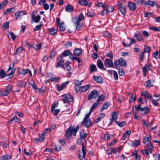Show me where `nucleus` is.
Wrapping results in <instances>:
<instances>
[{"mask_svg":"<svg viewBox=\"0 0 160 160\" xmlns=\"http://www.w3.org/2000/svg\"><path fill=\"white\" fill-rule=\"evenodd\" d=\"M84 18L83 15L81 13L78 17H75L72 19V21L75 20L76 21L74 22L73 24L76 26V29L78 30H79L82 27L83 23L82 22V21L83 20Z\"/></svg>","mask_w":160,"mask_h":160,"instance_id":"nucleus-1","label":"nucleus"},{"mask_svg":"<svg viewBox=\"0 0 160 160\" xmlns=\"http://www.w3.org/2000/svg\"><path fill=\"white\" fill-rule=\"evenodd\" d=\"M125 1L123 0L119 1L118 2V7L119 10L122 15H124L126 13V7L124 5Z\"/></svg>","mask_w":160,"mask_h":160,"instance_id":"nucleus-2","label":"nucleus"},{"mask_svg":"<svg viewBox=\"0 0 160 160\" xmlns=\"http://www.w3.org/2000/svg\"><path fill=\"white\" fill-rule=\"evenodd\" d=\"M73 128L70 126L66 131L65 135L68 139L71 137L72 134L75 136H76L77 132Z\"/></svg>","mask_w":160,"mask_h":160,"instance_id":"nucleus-3","label":"nucleus"},{"mask_svg":"<svg viewBox=\"0 0 160 160\" xmlns=\"http://www.w3.org/2000/svg\"><path fill=\"white\" fill-rule=\"evenodd\" d=\"M114 63L116 68H118L120 66L125 67L127 65L126 62L122 58H120L119 60H115Z\"/></svg>","mask_w":160,"mask_h":160,"instance_id":"nucleus-4","label":"nucleus"},{"mask_svg":"<svg viewBox=\"0 0 160 160\" xmlns=\"http://www.w3.org/2000/svg\"><path fill=\"white\" fill-rule=\"evenodd\" d=\"M135 108L136 111H140L141 114L143 115L147 114L150 110L149 108L148 107H141L140 105H139L138 106H135Z\"/></svg>","mask_w":160,"mask_h":160,"instance_id":"nucleus-5","label":"nucleus"},{"mask_svg":"<svg viewBox=\"0 0 160 160\" xmlns=\"http://www.w3.org/2000/svg\"><path fill=\"white\" fill-rule=\"evenodd\" d=\"M62 98L61 100L65 103H67L69 102H71L73 100V97L70 94H66L63 95L62 96Z\"/></svg>","mask_w":160,"mask_h":160,"instance_id":"nucleus-6","label":"nucleus"},{"mask_svg":"<svg viewBox=\"0 0 160 160\" xmlns=\"http://www.w3.org/2000/svg\"><path fill=\"white\" fill-rule=\"evenodd\" d=\"M12 86L8 85L6 89L3 90L0 92V95L2 96H6L9 94L11 90Z\"/></svg>","mask_w":160,"mask_h":160,"instance_id":"nucleus-7","label":"nucleus"},{"mask_svg":"<svg viewBox=\"0 0 160 160\" xmlns=\"http://www.w3.org/2000/svg\"><path fill=\"white\" fill-rule=\"evenodd\" d=\"M104 63L105 66L106 68H113L114 67L113 62L110 59L106 58L104 61Z\"/></svg>","mask_w":160,"mask_h":160,"instance_id":"nucleus-8","label":"nucleus"},{"mask_svg":"<svg viewBox=\"0 0 160 160\" xmlns=\"http://www.w3.org/2000/svg\"><path fill=\"white\" fill-rule=\"evenodd\" d=\"M82 152L80 151L79 152L78 155L79 158L80 160H82L84 158L86 155V151L83 143L82 144Z\"/></svg>","mask_w":160,"mask_h":160,"instance_id":"nucleus-9","label":"nucleus"},{"mask_svg":"<svg viewBox=\"0 0 160 160\" xmlns=\"http://www.w3.org/2000/svg\"><path fill=\"white\" fill-rule=\"evenodd\" d=\"M98 96V91L96 90H94L91 92L88 97V100H91L92 99H95Z\"/></svg>","mask_w":160,"mask_h":160,"instance_id":"nucleus-10","label":"nucleus"},{"mask_svg":"<svg viewBox=\"0 0 160 160\" xmlns=\"http://www.w3.org/2000/svg\"><path fill=\"white\" fill-rule=\"evenodd\" d=\"M64 65V62L62 57H60L57 58V63L56 67H63Z\"/></svg>","mask_w":160,"mask_h":160,"instance_id":"nucleus-11","label":"nucleus"},{"mask_svg":"<svg viewBox=\"0 0 160 160\" xmlns=\"http://www.w3.org/2000/svg\"><path fill=\"white\" fill-rule=\"evenodd\" d=\"M151 66V64L150 63H148L146 64L145 65L144 67L142 68V70L143 73V75L145 76H146L147 70L150 71L152 70Z\"/></svg>","mask_w":160,"mask_h":160,"instance_id":"nucleus-12","label":"nucleus"},{"mask_svg":"<svg viewBox=\"0 0 160 160\" xmlns=\"http://www.w3.org/2000/svg\"><path fill=\"white\" fill-rule=\"evenodd\" d=\"M78 3L81 5L85 6L90 7L92 5V3H88V1L86 0H79Z\"/></svg>","mask_w":160,"mask_h":160,"instance_id":"nucleus-13","label":"nucleus"},{"mask_svg":"<svg viewBox=\"0 0 160 160\" xmlns=\"http://www.w3.org/2000/svg\"><path fill=\"white\" fill-rule=\"evenodd\" d=\"M128 7L129 10L131 11H134L136 9V5L135 3H134L129 1L128 2Z\"/></svg>","mask_w":160,"mask_h":160,"instance_id":"nucleus-14","label":"nucleus"},{"mask_svg":"<svg viewBox=\"0 0 160 160\" xmlns=\"http://www.w3.org/2000/svg\"><path fill=\"white\" fill-rule=\"evenodd\" d=\"M97 14V12L93 9H91L88 11L87 15L89 17H94Z\"/></svg>","mask_w":160,"mask_h":160,"instance_id":"nucleus-15","label":"nucleus"},{"mask_svg":"<svg viewBox=\"0 0 160 160\" xmlns=\"http://www.w3.org/2000/svg\"><path fill=\"white\" fill-rule=\"evenodd\" d=\"M97 65L98 68H99L103 70L106 71L107 69L106 68L104 67L103 63L100 59H98V60Z\"/></svg>","mask_w":160,"mask_h":160,"instance_id":"nucleus-16","label":"nucleus"},{"mask_svg":"<svg viewBox=\"0 0 160 160\" xmlns=\"http://www.w3.org/2000/svg\"><path fill=\"white\" fill-rule=\"evenodd\" d=\"M48 76L50 77L51 78L50 80L52 82L57 81L58 80H59L60 79V78H56V77L53 76V74L52 73H48Z\"/></svg>","mask_w":160,"mask_h":160,"instance_id":"nucleus-17","label":"nucleus"},{"mask_svg":"<svg viewBox=\"0 0 160 160\" xmlns=\"http://www.w3.org/2000/svg\"><path fill=\"white\" fill-rule=\"evenodd\" d=\"M25 14V12L24 11H20L17 12L15 14V16L17 19H18Z\"/></svg>","mask_w":160,"mask_h":160,"instance_id":"nucleus-18","label":"nucleus"},{"mask_svg":"<svg viewBox=\"0 0 160 160\" xmlns=\"http://www.w3.org/2000/svg\"><path fill=\"white\" fill-rule=\"evenodd\" d=\"M105 116V114L104 113H101L98 115V118L95 120L94 123H98Z\"/></svg>","mask_w":160,"mask_h":160,"instance_id":"nucleus-19","label":"nucleus"},{"mask_svg":"<svg viewBox=\"0 0 160 160\" xmlns=\"http://www.w3.org/2000/svg\"><path fill=\"white\" fill-rule=\"evenodd\" d=\"M89 84L87 85L82 87H80V91L81 92H85L90 87Z\"/></svg>","mask_w":160,"mask_h":160,"instance_id":"nucleus-20","label":"nucleus"},{"mask_svg":"<svg viewBox=\"0 0 160 160\" xmlns=\"http://www.w3.org/2000/svg\"><path fill=\"white\" fill-rule=\"evenodd\" d=\"M92 121L91 119H88L85 121L84 127L87 128H89L91 126Z\"/></svg>","mask_w":160,"mask_h":160,"instance_id":"nucleus-21","label":"nucleus"},{"mask_svg":"<svg viewBox=\"0 0 160 160\" xmlns=\"http://www.w3.org/2000/svg\"><path fill=\"white\" fill-rule=\"evenodd\" d=\"M28 69L25 70L23 68H20L18 69V73L22 75H25L27 72Z\"/></svg>","mask_w":160,"mask_h":160,"instance_id":"nucleus-22","label":"nucleus"},{"mask_svg":"<svg viewBox=\"0 0 160 160\" xmlns=\"http://www.w3.org/2000/svg\"><path fill=\"white\" fill-rule=\"evenodd\" d=\"M82 50L79 48H77L74 51V54L75 56H79L82 54Z\"/></svg>","mask_w":160,"mask_h":160,"instance_id":"nucleus-23","label":"nucleus"},{"mask_svg":"<svg viewBox=\"0 0 160 160\" xmlns=\"http://www.w3.org/2000/svg\"><path fill=\"white\" fill-rule=\"evenodd\" d=\"M110 105V104L109 102H106L100 108V111L102 112L104 110L107 109L108 108L109 106Z\"/></svg>","mask_w":160,"mask_h":160,"instance_id":"nucleus-24","label":"nucleus"},{"mask_svg":"<svg viewBox=\"0 0 160 160\" xmlns=\"http://www.w3.org/2000/svg\"><path fill=\"white\" fill-rule=\"evenodd\" d=\"M93 78L98 83H102L103 82V80L101 77L94 76L93 77Z\"/></svg>","mask_w":160,"mask_h":160,"instance_id":"nucleus-25","label":"nucleus"},{"mask_svg":"<svg viewBox=\"0 0 160 160\" xmlns=\"http://www.w3.org/2000/svg\"><path fill=\"white\" fill-rule=\"evenodd\" d=\"M19 122V121L18 117L15 116L12 118L9 121V123L10 124H12L14 122Z\"/></svg>","mask_w":160,"mask_h":160,"instance_id":"nucleus-26","label":"nucleus"},{"mask_svg":"<svg viewBox=\"0 0 160 160\" xmlns=\"http://www.w3.org/2000/svg\"><path fill=\"white\" fill-rule=\"evenodd\" d=\"M142 95L144 96L145 98H152L151 95L148 92L143 91L142 92Z\"/></svg>","mask_w":160,"mask_h":160,"instance_id":"nucleus-27","label":"nucleus"},{"mask_svg":"<svg viewBox=\"0 0 160 160\" xmlns=\"http://www.w3.org/2000/svg\"><path fill=\"white\" fill-rule=\"evenodd\" d=\"M42 47V44L41 43H40L38 45L33 43V45H32V47L36 51L40 49Z\"/></svg>","mask_w":160,"mask_h":160,"instance_id":"nucleus-28","label":"nucleus"},{"mask_svg":"<svg viewBox=\"0 0 160 160\" xmlns=\"http://www.w3.org/2000/svg\"><path fill=\"white\" fill-rule=\"evenodd\" d=\"M58 27H59L60 30L62 32L64 31L66 28L63 22H62L60 23H59Z\"/></svg>","mask_w":160,"mask_h":160,"instance_id":"nucleus-29","label":"nucleus"},{"mask_svg":"<svg viewBox=\"0 0 160 160\" xmlns=\"http://www.w3.org/2000/svg\"><path fill=\"white\" fill-rule=\"evenodd\" d=\"M83 81V80L79 81L78 80H75L74 81V83L75 84L74 88L75 90L77 91V92H78V90H76L77 87H79V86L81 84Z\"/></svg>","mask_w":160,"mask_h":160,"instance_id":"nucleus-30","label":"nucleus"},{"mask_svg":"<svg viewBox=\"0 0 160 160\" xmlns=\"http://www.w3.org/2000/svg\"><path fill=\"white\" fill-rule=\"evenodd\" d=\"M118 118V115L117 113L115 112H113L112 114L111 119L114 120L115 122V121H117V119Z\"/></svg>","mask_w":160,"mask_h":160,"instance_id":"nucleus-31","label":"nucleus"},{"mask_svg":"<svg viewBox=\"0 0 160 160\" xmlns=\"http://www.w3.org/2000/svg\"><path fill=\"white\" fill-rule=\"evenodd\" d=\"M134 37L136 38V39L139 41H144L143 36L141 34H139L138 35L137 34H136L134 35Z\"/></svg>","mask_w":160,"mask_h":160,"instance_id":"nucleus-32","label":"nucleus"},{"mask_svg":"<svg viewBox=\"0 0 160 160\" xmlns=\"http://www.w3.org/2000/svg\"><path fill=\"white\" fill-rule=\"evenodd\" d=\"M65 9L66 12H70L73 10V7L71 5H68L66 6Z\"/></svg>","mask_w":160,"mask_h":160,"instance_id":"nucleus-33","label":"nucleus"},{"mask_svg":"<svg viewBox=\"0 0 160 160\" xmlns=\"http://www.w3.org/2000/svg\"><path fill=\"white\" fill-rule=\"evenodd\" d=\"M141 152L144 155L148 156L149 155V153H151L152 152L150 150L146 149H145L142 150L141 151Z\"/></svg>","mask_w":160,"mask_h":160,"instance_id":"nucleus-34","label":"nucleus"},{"mask_svg":"<svg viewBox=\"0 0 160 160\" xmlns=\"http://www.w3.org/2000/svg\"><path fill=\"white\" fill-rule=\"evenodd\" d=\"M22 44L28 49H30V48L32 47V45L28 42L27 40L22 42Z\"/></svg>","mask_w":160,"mask_h":160,"instance_id":"nucleus-35","label":"nucleus"},{"mask_svg":"<svg viewBox=\"0 0 160 160\" xmlns=\"http://www.w3.org/2000/svg\"><path fill=\"white\" fill-rule=\"evenodd\" d=\"M12 158L11 156L9 155L5 154L3 155L1 157V160H8Z\"/></svg>","mask_w":160,"mask_h":160,"instance_id":"nucleus-36","label":"nucleus"},{"mask_svg":"<svg viewBox=\"0 0 160 160\" xmlns=\"http://www.w3.org/2000/svg\"><path fill=\"white\" fill-rule=\"evenodd\" d=\"M146 149L149 150H152L154 149V147L152 144L150 142L146 146H145Z\"/></svg>","mask_w":160,"mask_h":160,"instance_id":"nucleus-37","label":"nucleus"},{"mask_svg":"<svg viewBox=\"0 0 160 160\" xmlns=\"http://www.w3.org/2000/svg\"><path fill=\"white\" fill-rule=\"evenodd\" d=\"M89 69L91 73L97 71V70L96 66L94 64H91L90 66Z\"/></svg>","mask_w":160,"mask_h":160,"instance_id":"nucleus-38","label":"nucleus"},{"mask_svg":"<svg viewBox=\"0 0 160 160\" xmlns=\"http://www.w3.org/2000/svg\"><path fill=\"white\" fill-rule=\"evenodd\" d=\"M154 81L153 80H148L146 82L147 86L146 87L150 88L153 86V83Z\"/></svg>","mask_w":160,"mask_h":160,"instance_id":"nucleus-39","label":"nucleus"},{"mask_svg":"<svg viewBox=\"0 0 160 160\" xmlns=\"http://www.w3.org/2000/svg\"><path fill=\"white\" fill-rule=\"evenodd\" d=\"M140 143L139 140H134L131 144V146L132 147H138Z\"/></svg>","mask_w":160,"mask_h":160,"instance_id":"nucleus-40","label":"nucleus"},{"mask_svg":"<svg viewBox=\"0 0 160 160\" xmlns=\"http://www.w3.org/2000/svg\"><path fill=\"white\" fill-rule=\"evenodd\" d=\"M114 10V8L112 6H108L107 7L106 12L107 13H110L113 12Z\"/></svg>","mask_w":160,"mask_h":160,"instance_id":"nucleus-41","label":"nucleus"},{"mask_svg":"<svg viewBox=\"0 0 160 160\" xmlns=\"http://www.w3.org/2000/svg\"><path fill=\"white\" fill-rule=\"evenodd\" d=\"M145 4H147L152 6H157V4L156 2L153 1H148V2H146L145 3Z\"/></svg>","mask_w":160,"mask_h":160,"instance_id":"nucleus-42","label":"nucleus"},{"mask_svg":"<svg viewBox=\"0 0 160 160\" xmlns=\"http://www.w3.org/2000/svg\"><path fill=\"white\" fill-rule=\"evenodd\" d=\"M151 137L150 136L147 135L144 138L143 141V142L144 144H145L148 141L151 140Z\"/></svg>","mask_w":160,"mask_h":160,"instance_id":"nucleus-43","label":"nucleus"},{"mask_svg":"<svg viewBox=\"0 0 160 160\" xmlns=\"http://www.w3.org/2000/svg\"><path fill=\"white\" fill-rule=\"evenodd\" d=\"M115 123L120 127H122L126 125V122L125 121L119 122L118 121H115Z\"/></svg>","mask_w":160,"mask_h":160,"instance_id":"nucleus-44","label":"nucleus"},{"mask_svg":"<svg viewBox=\"0 0 160 160\" xmlns=\"http://www.w3.org/2000/svg\"><path fill=\"white\" fill-rule=\"evenodd\" d=\"M105 98V94H102L101 95L99 96L98 99L97 100V102H99L100 101H103Z\"/></svg>","mask_w":160,"mask_h":160,"instance_id":"nucleus-45","label":"nucleus"},{"mask_svg":"<svg viewBox=\"0 0 160 160\" xmlns=\"http://www.w3.org/2000/svg\"><path fill=\"white\" fill-rule=\"evenodd\" d=\"M49 31L51 35H54L57 33V30L53 28H51L49 29Z\"/></svg>","mask_w":160,"mask_h":160,"instance_id":"nucleus-46","label":"nucleus"},{"mask_svg":"<svg viewBox=\"0 0 160 160\" xmlns=\"http://www.w3.org/2000/svg\"><path fill=\"white\" fill-rule=\"evenodd\" d=\"M100 103L99 102H96L94 103L92 105V106L91 107L90 109V112H92L93 111V110L100 104Z\"/></svg>","mask_w":160,"mask_h":160,"instance_id":"nucleus-47","label":"nucleus"},{"mask_svg":"<svg viewBox=\"0 0 160 160\" xmlns=\"http://www.w3.org/2000/svg\"><path fill=\"white\" fill-rule=\"evenodd\" d=\"M6 76V73L3 69H1L0 71V78H3Z\"/></svg>","mask_w":160,"mask_h":160,"instance_id":"nucleus-48","label":"nucleus"},{"mask_svg":"<svg viewBox=\"0 0 160 160\" xmlns=\"http://www.w3.org/2000/svg\"><path fill=\"white\" fill-rule=\"evenodd\" d=\"M56 54V49L55 48H53L51 52L50 57L51 59H52L53 58Z\"/></svg>","mask_w":160,"mask_h":160,"instance_id":"nucleus-49","label":"nucleus"},{"mask_svg":"<svg viewBox=\"0 0 160 160\" xmlns=\"http://www.w3.org/2000/svg\"><path fill=\"white\" fill-rule=\"evenodd\" d=\"M92 112H90V110L89 113L88 114H87L86 115L85 117L84 118L82 122V124H83L84 123L85 121L86 120H88V118H89L90 115L91 114Z\"/></svg>","mask_w":160,"mask_h":160,"instance_id":"nucleus-50","label":"nucleus"},{"mask_svg":"<svg viewBox=\"0 0 160 160\" xmlns=\"http://www.w3.org/2000/svg\"><path fill=\"white\" fill-rule=\"evenodd\" d=\"M88 135L87 133H83L82 134L80 133V139L82 140H85V138L87 137Z\"/></svg>","mask_w":160,"mask_h":160,"instance_id":"nucleus-51","label":"nucleus"},{"mask_svg":"<svg viewBox=\"0 0 160 160\" xmlns=\"http://www.w3.org/2000/svg\"><path fill=\"white\" fill-rule=\"evenodd\" d=\"M9 26V22H6L3 24L2 28L3 30H6L8 28Z\"/></svg>","mask_w":160,"mask_h":160,"instance_id":"nucleus-52","label":"nucleus"},{"mask_svg":"<svg viewBox=\"0 0 160 160\" xmlns=\"http://www.w3.org/2000/svg\"><path fill=\"white\" fill-rule=\"evenodd\" d=\"M72 45V43L70 41H68L66 43L64 44V47L66 48H68L71 47Z\"/></svg>","mask_w":160,"mask_h":160,"instance_id":"nucleus-53","label":"nucleus"},{"mask_svg":"<svg viewBox=\"0 0 160 160\" xmlns=\"http://www.w3.org/2000/svg\"><path fill=\"white\" fill-rule=\"evenodd\" d=\"M23 50V48L22 47H20L16 49L15 54H19Z\"/></svg>","mask_w":160,"mask_h":160,"instance_id":"nucleus-54","label":"nucleus"},{"mask_svg":"<svg viewBox=\"0 0 160 160\" xmlns=\"http://www.w3.org/2000/svg\"><path fill=\"white\" fill-rule=\"evenodd\" d=\"M123 147L122 146H120L117 148H116V152L117 153V154H119L120 153V151L123 148Z\"/></svg>","mask_w":160,"mask_h":160,"instance_id":"nucleus-55","label":"nucleus"},{"mask_svg":"<svg viewBox=\"0 0 160 160\" xmlns=\"http://www.w3.org/2000/svg\"><path fill=\"white\" fill-rule=\"evenodd\" d=\"M58 103H55L52 105V106L51 107V112L52 113H53V112L54 110V109H55V108L58 107Z\"/></svg>","mask_w":160,"mask_h":160,"instance_id":"nucleus-56","label":"nucleus"},{"mask_svg":"<svg viewBox=\"0 0 160 160\" xmlns=\"http://www.w3.org/2000/svg\"><path fill=\"white\" fill-rule=\"evenodd\" d=\"M69 82V81H67L61 84V86L63 90L67 86Z\"/></svg>","mask_w":160,"mask_h":160,"instance_id":"nucleus-57","label":"nucleus"},{"mask_svg":"<svg viewBox=\"0 0 160 160\" xmlns=\"http://www.w3.org/2000/svg\"><path fill=\"white\" fill-rule=\"evenodd\" d=\"M150 47L145 45L144 47V52H148L150 51Z\"/></svg>","mask_w":160,"mask_h":160,"instance_id":"nucleus-58","label":"nucleus"},{"mask_svg":"<svg viewBox=\"0 0 160 160\" xmlns=\"http://www.w3.org/2000/svg\"><path fill=\"white\" fill-rule=\"evenodd\" d=\"M70 52L68 50L64 51L62 53V55L64 56H67L70 55Z\"/></svg>","mask_w":160,"mask_h":160,"instance_id":"nucleus-59","label":"nucleus"},{"mask_svg":"<svg viewBox=\"0 0 160 160\" xmlns=\"http://www.w3.org/2000/svg\"><path fill=\"white\" fill-rule=\"evenodd\" d=\"M63 67L65 70L67 71H69L71 69V67L68 64H65Z\"/></svg>","mask_w":160,"mask_h":160,"instance_id":"nucleus-60","label":"nucleus"},{"mask_svg":"<svg viewBox=\"0 0 160 160\" xmlns=\"http://www.w3.org/2000/svg\"><path fill=\"white\" fill-rule=\"evenodd\" d=\"M136 99V96L135 95H134L133 93L132 94V96L130 98L129 100V102L130 103L132 102H133Z\"/></svg>","mask_w":160,"mask_h":160,"instance_id":"nucleus-61","label":"nucleus"},{"mask_svg":"<svg viewBox=\"0 0 160 160\" xmlns=\"http://www.w3.org/2000/svg\"><path fill=\"white\" fill-rule=\"evenodd\" d=\"M144 57V54L143 52H141L139 55V58L141 61H142Z\"/></svg>","mask_w":160,"mask_h":160,"instance_id":"nucleus-62","label":"nucleus"},{"mask_svg":"<svg viewBox=\"0 0 160 160\" xmlns=\"http://www.w3.org/2000/svg\"><path fill=\"white\" fill-rule=\"evenodd\" d=\"M8 2L7 1H6L0 3V10L5 5L7 4Z\"/></svg>","mask_w":160,"mask_h":160,"instance_id":"nucleus-63","label":"nucleus"},{"mask_svg":"<svg viewBox=\"0 0 160 160\" xmlns=\"http://www.w3.org/2000/svg\"><path fill=\"white\" fill-rule=\"evenodd\" d=\"M155 160H160V154H156L153 155Z\"/></svg>","mask_w":160,"mask_h":160,"instance_id":"nucleus-64","label":"nucleus"}]
</instances>
